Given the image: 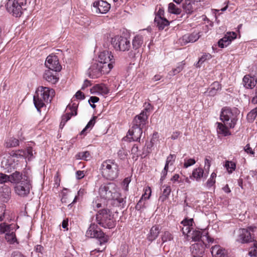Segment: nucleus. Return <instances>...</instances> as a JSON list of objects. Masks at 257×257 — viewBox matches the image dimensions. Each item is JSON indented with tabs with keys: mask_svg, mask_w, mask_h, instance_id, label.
<instances>
[{
	"mask_svg": "<svg viewBox=\"0 0 257 257\" xmlns=\"http://www.w3.org/2000/svg\"><path fill=\"white\" fill-rule=\"evenodd\" d=\"M96 220L104 228L111 229L114 227L116 224L113 215L108 209L100 210L96 215Z\"/></svg>",
	"mask_w": 257,
	"mask_h": 257,
	"instance_id": "nucleus-5",
	"label": "nucleus"
},
{
	"mask_svg": "<svg viewBox=\"0 0 257 257\" xmlns=\"http://www.w3.org/2000/svg\"><path fill=\"white\" fill-rule=\"evenodd\" d=\"M26 0H8L6 8L13 16L19 17L26 10Z\"/></svg>",
	"mask_w": 257,
	"mask_h": 257,
	"instance_id": "nucleus-7",
	"label": "nucleus"
},
{
	"mask_svg": "<svg viewBox=\"0 0 257 257\" xmlns=\"http://www.w3.org/2000/svg\"><path fill=\"white\" fill-rule=\"evenodd\" d=\"M97 61L102 65L107 66L108 65H111V69L113 67V64L115 63V59L111 52L108 51H103L99 53Z\"/></svg>",
	"mask_w": 257,
	"mask_h": 257,
	"instance_id": "nucleus-13",
	"label": "nucleus"
},
{
	"mask_svg": "<svg viewBox=\"0 0 257 257\" xmlns=\"http://www.w3.org/2000/svg\"><path fill=\"white\" fill-rule=\"evenodd\" d=\"M24 177H29L26 174H23L22 173L16 171L10 175V182L12 184L17 185L20 183L22 180H23Z\"/></svg>",
	"mask_w": 257,
	"mask_h": 257,
	"instance_id": "nucleus-26",
	"label": "nucleus"
},
{
	"mask_svg": "<svg viewBox=\"0 0 257 257\" xmlns=\"http://www.w3.org/2000/svg\"><path fill=\"white\" fill-rule=\"evenodd\" d=\"M194 3H192L190 0H186L183 4V8L187 14H191L194 9L193 7Z\"/></svg>",
	"mask_w": 257,
	"mask_h": 257,
	"instance_id": "nucleus-37",
	"label": "nucleus"
},
{
	"mask_svg": "<svg viewBox=\"0 0 257 257\" xmlns=\"http://www.w3.org/2000/svg\"><path fill=\"white\" fill-rule=\"evenodd\" d=\"M128 139L130 141H138L143 134V128L139 127H135L133 125L132 128L128 132Z\"/></svg>",
	"mask_w": 257,
	"mask_h": 257,
	"instance_id": "nucleus-18",
	"label": "nucleus"
},
{
	"mask_svg": "<svg viewBox=\"0 0 257 257\" xmlns=\"http://www.w3.org/2000/svg\"><path fill=\"white\" fill-rule=\"evenodd\" d=\"M257 116V106L251 110L247 115V119L249 122H252Z\"/></svg>",
	"mask_w": 257,
	"mask_h": 257,
	"instance_id": "nucleus-46",
	"label": "nucleus"
},
{
	"mask_svg": "<svg viewBox=\"0 0 257 257\" xmlns=\"http://www.w3.org/2000/svg\"><path fill=\"white\" fill-rule=\"evenodd\" d=\"M215 183V179L210 178L207 180L206 185L208 188H210L214 185Z\"/></svg>",
	"mask_w": 257,
	"mask_h": 257,
	"instance_id": "nucleus-60",
	"label": "nucleus"
},
{
	"mask_svg": "<svg viewBox=\"0 0 257 257\" xmlns=\"http://www.w3.org/2000/svg\"><path fill=\"white\" fill-rule=\"evenodd\" d=\"M25 153H24V150H18L17 151H13L10 153V156L13 158H24V156H25Z\"/></svg>",
	"mask_w": 257,
	"mask_h": 257,
	"instance_id": "nucleus-45",
	"label": "nucleus"
},
{
	"mask_svg": "<svg viewBox=\"0 0 257 257\" xmlns=\"http://www.w3.org/2000/svg\"><path fill=\"white\" fill-rule=\"evenodd\" d=\"M208 174H204V170L201 168H197L193 170L190 178L197 181H200L203 177L206 178Z\"/></svg>",
	"mask_w": 257,
	"mask_h": 257,
	"instance_id": "nucleus-29",
	"label": "nucleus"
},
{
	"mask_svg": "<svg viewBox=\"0 0 257 257\" xmlns=\"http://www.w3.org/2000/svg\"><path fill=\"white\" fill-rule=\"evenodd\" d=\"M244 151L247 154H250L251 155H254V152L252 150V149L250 147L249 144H247L244 147Z\"/></svg>",
	"mask_w": 257,
	"mask_h": 257,
	"instance_id": "nucleus-62",
	"label": "nucleus"
},
{
	"mask_svg": "<svg viewBox=\"0 0 257 257\" xmlns=\"http://www.w3.org/2000/svg\"><path fill=\"white\" fill-rule=\"evenodd\" d=\"M77 159L83 160L85 161L89 160L91 158V155L89 152L85 151L80 152L76 156Z\"/></svg>",
	"mask_w": 257,
	"mask_h": 257,
	"instance_id": "nucleus-41",
	"label": "nucleus"
},
{
	"mask_svg": "<svg viewBox=\"0 0 257 257\" xmlns=\"http://www.w3.org/2000/svg\"><path fill=\"white\" fill-rule=\"evenodd\" d=\"M221 86L217 81L214 82L208 89V95L213 96L215 95L218 91L221 90Z\"/></svg>",
	"mask_w": 257,
	"mask_h": 257,
	"instance_id": "nucleus-31",
	"label": "nucleus"
},
{
	"mask_svg": "<svg viewBox=\"0 0 257 257\" xmlns=\"http://www.w3.org/2000/svg\"><path fill=\"white\" fill-rule=\"evenodd\" d=\"M145 35L142 33L136 35L132 40L133 48L135 50L140 48L143 45Z\"/></svg>",
	"mask_w": 257,
	"mask_h": 257,
	"instance_id": "nucleus-28",
	"label": "nucleus"
},
{
	"mask_svg": "<svg viewBox=\"0 0 257 257\" xmlns=\"http://www.w3.org/2000/svg\"><path fill=\"white\" fill-rule=\"evenodd\" d=\"M185 63L183 61L180 63L176 68L173 69L169 72V75L171 76H174L180 72L184 68Z\"/></svg>",
	"mask_w": 257,
	"mask_h": 257,
	"instance_id": "nucleus-40",
	"label": "nucleus"
},
{
	"mask_svg": "<svg viewBox=\"0 0 257 257\" xmlns=\"http://www.w3.org/2000/svg\"><path fill=\"white\" fill-rule=\"evenodd\" d=\"M111 65H102L97 61L93 63L89 68V76L92 78H95L99 77L102 74H107L111 70Z\"/></svg>",
	"mask_w": 257,
	"mask_h": 257,
	"instance_id": "nucleus-10",
	"label": "nucleus"
},
{
	"mask_svg": "<svg viewBox=\"0 0 257 257\" xmlns=\"http://www.w3.org/2000/svg\"><path fill=\"white\" fill-rule=\"evenodd\" d=\"M196 163V161L192 158H190L189 159H185L184 160V163L183 164V167L184 168H187L190 166H191L195 164Z\"/></svg>",
	"mask_w": 257,
	"mask_h": 257,
	"instance_id": "nucleus-51",
	"label": "nucleus"
},
{
	"mask_svg": "<svg viewBox=\"0 0 257 257\" xmlns=\"http://www.w3.org/2000/svg\"><path fill=\"white\" fill-rule=\"evenodd\" d=\"M256 229L255 227L249 226L247 228H240L237 231L236 241L241 243H247L253 241L252 232Z\"/></svg>",
	"mask_w": 257,
	"mask_h": 257,
	"instance_id": "nucleus-11",
	"label": "nucleus"
},
{
	"mask_svg": "<svg viewBox=\"0 0 257 257\" xmlns=\"http://www.w3.org/2000/svg\"><path fill=\"white\" fill-rule=\"evenodd\" d=\"M85 190L84 189H80L77 192L78 196H76L72 202V203H74L76 202V200L77 199V197L79 196H82L85 193Z\"/></svg>",
	"mask_w": 257,
	"mask_h": 257,
	"instance_id": "nucleus-61",
	"label": "nucleus"
},
{
	"mask_svg": "<svg viewBox=\"0 0 257 257\" xmlns=\"http://www.w3.org/2000/svg\"><path fill=\"white\" fill-rule=\"evenodd\" d=\"M32 188V180L30 177H24V180L15 185L14 191L16 194L21 197H25L30 194Z\"/></svg>",
	"mask_w": 257,
	"mask_h": 257,
	"instance_id": "nucleus-9",
	"label": "nucleus"
},
{
	"mask_svg": "<svg viewBox=\"0 0 257 257\" xmlns=\"http://www.w3.org/2000/svg\"><path fill=\"white\" fill-rule=\"evenodd\" d=\"M131 152L133 155V158H136V160H137L139 156L141 155L139 151V147L137 145H134L132 147Z\"/></svg>",
	"mask_w": 257,
	"mask_h": 257,
	"instance_id": "nucleus-53",
	"label": "nucleus"
},
{
	"mask_svg": "<svg viewBox=\"0 0 257 257\" xmlns=\"http://www.w3.org/2000/svg\"><path fill=\"white\" fill-rule=\"evenodd\" d=\"M145 108L138 115H136L133 119V125L144 128L148 123V116L152 110L153 107L150 103H145Z\"/></svg>",
	"mask_w": 257,
	"mask_h": 257,
	"instance_id": "nucleus-8",
	"label": "nucleus"
},
{
	"mask_svg": "<svg viewBox=\"0 0 257 257\" xmlns=\"http://www.w3.org/2000/svg\"><path fill=\"white\" fill-rule=\"evenodd\" d=\"M173 239L172 234L168 231H164L161 235L162 243H165L168 241H171Z\"/></svg>",
	"mask_w": 257,
	"mask_h": 257,
	"instance_id": "nucleus-44",
	"label": "nucleus"
},
{
	"mask_svg": "<svg viewBox=\"0 0 257 257\" xmlns=\"http://www.w3.org/2000/svg\"><path fill=\"white\" fill-rule=\"evenodd\" d=\"M6 208L3 205L0 206V222L4 220Z\"/></svg>",
	"mask_w": 257,
	"mask_h": 257,
	"instance_id": "nucleus-56",
	"label": "nucleus"
},
{
	"mask_svg": "<svg viewBox=\"0 0 257 257\" xmlns=\"http://www.w3.org/2000/svg\"><path fill=\"white\" fill-rule=\"evenodd\" d=\"M163 13L164 12L160 10L154 20L159 30H163L165 27L169 25V21L162 17Z\"/></svg>",
	"mask_w": 257,
	"mask_h": 257,
	"instance_id": "nucleus-21",
	"label": "nucleus"
},
{
	"mask_svg": "<svg viewBox=\"0 0 257 257\" xmlns=\"http://www.w3.org/2000/svg\"><path fill=\"white\" fill-rule=\"evenodd\" d=\"M96 118L97 117L94 116L89 120V121L88 122L85 128H83V130L81 132V135H84L85 132L86 131H87L89 129L90 130L92 128V127L94 126L95 123V119H96Z\"/></svg>",
	"mask_w": 257,
	"mask_h": 257,
	"instance_id": "nucleus-42",
	"label": "nucleus"
},
{
	"mask_svg": "<svg viewBox=\"0 0 257 257\" xmlns=\"http://www.w3.org/2000/svg\"><path fill=\"white\" fill-rule=\"evenodd\" d=\"M202 237L201 231L198 230H192L186 238L187 240L192 239V241L201 242L200 239Z\"/></svg>",
	"mask_w": 257,
	"mask_h": 257,
	"instance_id": "nucleus-32",
	"label": "nucleus"
},
{
	"mask_svg": "<svg viewBox=\"0 0 257 257\" xmlns=\"http://www.w3.org/2000/svg\"><path fill=\"white\" fill-rule=\"evenodd\" d=\"M86 236L90 238L98 239V244L101 246L91 251V255H94L96 252H102L105 250L106 247V243L108 241L109 237L102 232L96 224L95 223L90 224L86 231Z\"/></svg>",
	"mask_w": 257,
	"mask_h": 257,
	"instance_id": "nucleus-2",
	"label": "nucleus"
},
{
	"mask_svg": "<svg viewBox=\"0 0 257 257\" xmlns=\"http://www.w3.org/2000/svg\"><path fill=\"white\" fill-rule=\"evenodd\" d=\"M236 34L233 32H227L225 36L218 42V46L223 48L229 45L231 41L236 38Z\"/></svg>",
	"mask_w": 257,
	"mask_h": 257,
	"instance_id": "nucleus-17",
	"label": "nucleus"
},
{
	"mask_svg": "<svg viewBox=\"0 0 257 257\" xmlns=\"http://www.w3.org/2000/svg\"><path fill=\"white\" fill-rule=\"evenodd\" d=\"M211 252L213 257H227L226 250L219 245L212 246Z\"/></svg>",
	"mask_w": 257,
	"mask_h": 257,
	"instance_id": "nucleus-25",
	"label": "nucleus"
},
{
	"mask_svg": "<svg viewBox=\"0 0 257 257\" xmlns=\"http://www.w3.org/2000/svg\"><path fill=\"white\" fill-rule=\"evenodd\" d=\"M100 170L102 176L107 180H113L119 175V166L114 160L108 159L103 161Z\"/></svg>",
	"mask_w": 257,
	"mask_h": 257,
	"instance_id": "nucleus-4",
	"label": "nucleus"
},
{
	"mask_svg": "<svg viewBox=\"0 0 257 257\" xmlns=\"http://www.w3.org/2000/svg\"><path fill=\"white\" fill-rule=\"evenodd\" d=\"M160 232V228L159 225L153 226L147 235V239L150 241L155 240L158 237Z\"/></svg>",
	"mask_w": 257,
	"mask_h": 257,
	"instance_id": "nucleus-30",
	"label": "nucleus"
},
{
	"mask_svg": "<svg viewBox=\"0 0 257 257\" xmlns=\"http://www.w3.org/2000/svg\"><path fill=\"white\" fill-rule=\"evenodd\" d=\"M217 128L216 131L219 135H221L223 136H227L231 135L230 132L228 129V127L226 126L221 122H216Z\"/></svg>",
	"mask_w": 257,
	"mask_h": 257,
	"instance_id": "nucleus-33",
	"label": "nucleus"
},
{
	"mask_svg": "<svg viewBox=\"0 0 257 257\" xmlns=\"http://www.w3.org/2000/svg\"><path fill=\"white\" fill-rule=\"evenodd\" d=\"M20 140L14 136H9L5 139L4 145L8 149L16 148L20 145Z\"/></svg>",
	"mask_w": 257,
	"mask_h": 257,
	"instance_id": "nucleus-23",
	"label": "nucleus"
},
{
	"mask_svg": "<svg viewBox=\"0 0 257 257\" xmlns=\"http://www.w3.org/2000/svg\"><path fill=\"white\" fill-rule=\"evenodd\" d=\"M5 239L7 241L11 244H13L15 243L18 244L16 234L15 232L12 230L11 232H8L5 234Z\"/></svg>",
	"mask_w": 257,
	"mask_h": 257,
	"instance_id": "nucleus-34",
	"label": "nucleus"
},
{
	"mask_svg": "<svg viewBox=\"0 0 257 257\" xmlns=\"http://www.w3.org/2000/svg\"><path fill=\"white\" fill-rule=\"evenodd\" d=\"M168 169L169 168L166 166H165L164 168L161 173V180H163L165 178L166 175H167Z\"/></svg>",
	"mask_w": 257,
	"mask_h": 257,
	"instance_id": "nucleus-59",
	"label": "nucleus"
},
{
	"mask_svg": "<svg viewBox=\"0 0 257 257\" xmlns=\"http://www.w3.org/2000/svg\"><path fill=\"white\" fill-rule=\"evenodd\" d=\"M97 92L102 95L107 94L109 92V90L104 84L97 85L95 87Z\"/></svg>",
	"mask_w": 257,
	"mask_h": 257,
	"instance_id": "nucleus-43",
	"label": "nucleus"
},
{
	"mask_svg": "<svg viewBox=\"0 0 257 257\" xmlns=\"http://www.w3.org/2000/svg\"><path fill=\"white\" fill-rule=\"evenodd\" d=\"M10 182V175L0 173V184Z\"/></svg>",
	"mask_w": 257,
	"mask_h": 257,
	"instance_id": "nucleus-52",
	"label": "nucleus"
},
{
	"mask_svg": "<svg viewBox=\"0 0 257 257\" xmlns=\"http://www.w3.org/2000/svg\"><path fill=\"white\" fill-rule=\"evenodd\" d=\"M151 195V189L150 187H148L145 190V193L143 195L142 199H148L150 198Z\"/></svg>",
	"mask_w": 257,
	"mask_h": 257,
	"instance_id": "nucleus-54",
	"label": "nucleus"
},
{
	"mask_svg": "<svg viewBox=\"0 0 257 257\" xmlns=\"http://www.w3.org/2000/svg\"><path fill=\"white\" fill-rule=\"evenodd\" d=\"M78 104L73 103L72 104H68L67 106L66 110L67 111L69 109L70 112H67V113L62 117V120L60 124V127L62 128L66 122L69 120L72 116H75L77 115V108Z\"/></svg>",
	"mask_w": 257,
	"mask_h": 257,
	"instance_id": "nucleus-15",
	"label": "nucleus"
},
{
	"mask_svg": "<svg viewBox=\"0 0 257 257\" xmlns=\"http://www.w3.org/2000/svg\"><path fill=\"white\" fill-rule=\"evenodd\" d=\"M92 205L94 210L101 207V203L100 202V199L98 198L95 199L92 202Z\"/></svg>",
	"mask_w": 257,
	"mask_h": 257,
	"instance_id": "nucleus-55",
	"label": "nucleus"
},
{
	"mask_svg": "<svg viewBox=\"0 0 257 257\" xmlns=\"http://www.w3.org/2000/svg\"><path fill=\"white\" fill-rule=\"evenodd\" d=\"M238 114V110L236 109L232 110L228 107H224L222 109L220 117L224 124L230 128H233L237 120Z\"/></svg>",
	"mask_w": 257,
	"mask_h": 257,
	"instance_id": "nucleus-6",
	"label": "nucleus"
},
{
	"mask_svg": "<svg viewBox=\"0 0 257 257\" xmlns=\"http://www.w3.org/2000/svg\"><path fill=\"white\" fill-rule=\"evenodd\" d=\"M94 11L96 14H105L109 10L110 5L103 1H95L93 4Z\"/></svg>",
	"mask_w": 257,
	"mask_h": 257,
	"instance_id": "nucleus-16",
	"label": "nucleus"
},
{
	"mask_svg": "<svg viewBox=\"0 0 257 257\" xmlns=\"http://www.w3.org/2000/svg\"><path fill=\"white\" fill-rule=\"evenodd\" d=\"M176 158V156L174 154H170L168 157L167 158L166 164L165 166H166L169 168V166L173 165L175 159Z\"/></svg>",
	"mask_w": 257,
	"mask_h": 257,
	"instance_id": "nucleus-47",
	"label": "nucleus"
},
{
	"mask_svg": "<svg viewBox=\"0 0 257 257\" xmlns=\"http://www.w3.org/2000/svg\"><path fill=\"white\" fill-rule=\"evenodd\" d=\"M54 94V90L47 87L41 86L37 89L33 100L38 111H40L41 108L45 106V102H51Z\"/></svg>",
	"mask_w": 257,
	"mask_h": 257,
	"instance_id": "nucleus-3",
	"label": "nucleus"
},
{
	"mask_svg": "<svg viewBox=\"0 0 257 257\" xmlns=\"http://www.w3.org/2000/svg\"><path fill=\"white\" fill-rule=\"evenodd\" d=\"M248 254L250 257H257V241H255L253 245L250 248Z\"/></svg>",
	"mask_w": 257,
	"mask_h": 257,
	"instance_id": "nucleus-48",
	"label": "nucleus"
},
{
	"mask_svg": "<svg viewBox=\"0 0 257 257\" xmlns=\"http://www.w3.org/2000/svg\"><path fill=\"white\" fill-rule=\"evenodd\" d=\"M164 188L163 193L159 197V200L162 202L164 201L169 196L171 189L169 186L164 185L163 187Z\"/></svg>",
	"mask_w": 257,
	"mask_h": 257,
	"instance_id": "nucleus-36",
	"label": "nucleus"
},
{
	"mask_svg": "<svg viewBox=\"0 0 257 257\" xmlns=\"http://www.w3.org/2000/svg\"><path fill=\"white\" fill-rule=\"evenodd\" d=\"M43 77L47 81L52 84L56 83L59 80L57 72L52 71L50 70H46Z\"/></svg>",
	"mask_w": 257,
	"mask_h": 257,
	"instance_id": "nucleus-24",
	"label": "nucleus"
},
{
	"mask_svg": "<svg viewBox=\"0 0 257 257\" xmlns=\"http://www.w3.org/2000/svg\"><path fill=\"white\" fill-rule=\"evenodd\" d=\"M212 56L209 53L204 54L199 59L197 67H200V64H201L206 60H209L211 58Z\"/></svg>",
	"mask_w": 257,
	"mask_h": 257,
	"instance_id": "nucleus-49",
	"label": "nucleus"
},
{
	"mask_svg": "<svg viewBox=\"0 0 257 257\" xmlns=\"http://www.w3.org/2000/svg\"><path fill=\"white\" fill-rule=\"evenodd\" d=\"M12 224H8L6 222L0 224V235L6 234L8 232H11L12 230Z\"/></svg>",
	"mask_w": 257,
	"mask_h": 257,
	"instance_id": "nucleus-35",
	"label": "nucleus"
},
{
	"mask_svg": "<svg viewBox=\"0 0 257 257\" xmlns=\"http://www.w3.org/2000/svg\"><path fill=\"white\" fill-rule=\"evenodd\" d=\"M84 176V173L83 171H77L76 172V177L77 179H81Z\"/></svg>",
	"mask_w": 257,
	"mask_h": 257,
	"instance_id": "nucleus-64",
	"label": "nucleus"
},
{
	"mask_svg": "<svg viewBox=\"0 0 257 257\" xmlns=\"http://www.w3.org/2000/svg\"><path fill=\"white\" fill-rule=\"evenodd\" d=\"M168 12L169 13L173 14L179 15L181 12V9L178 8L174 4L171 3L168 6Z\"/></svg>",
	"mask_w": 257,
	"mask_h": 257,
	"instance_id": "nucleus-39",
	"label": "nucleus"
},
{
	"mask_svg": "<svg viewBox=\"0 0 257 257\" xmlns=\"http://www.w3.org/2000/svg\"><path fill=\"white\" fill-rule=\"evenodd\" d=\"M224 167L229 174L232 173L236 169V164L232 161H226Z\"/></svg>",
	"mask_w": 257,
	"mask_h": 257,
	"instance_id": "nucleus-38",
	"label": "nucleus"
},
{
	"mask_svg": "<svg viewBox=\"0 0 257 257\" xmlns=\"http://www.w3.org/2000/svg\"><path fill=\"white\" fill-rule=\"evenodd\" d=\"M130 182V179L128 178H125L122 182L123 189L127 191L128 190V184Z\"/></svg>",
	"mask_w": 257,
	"mask_h": 257,
	"instance_id": "nucleus-58",
	"label": "nucleus"
},
{
	"mask_svg": "<svg viewBox=\"0 0 257 257\" xmlns=\"http://www.w3.org/2000/svg\"><path fill=\"white\" fill-rule=\"evenodd\" d=\"M190 249L193 256H202L205 250L204 244L203 242H197L191 245Z\"/></svg>",
	"mask_w": 257,
	"mask_h": 257,
	"instance_id": "nucleus-20",
	"label": "nucleus"
},
{
	"mask_svg": "<svg viewBox=\"0 0 257 257\" xmlns=\"http://www.w3.org/2000/svg\"><path fill=\"white\" fill-rule=\"evenodd\" d=\"M193 219H184L181 222L182 226H180L183 234L186 236V238L189 235L191 231L193 230Z\"/></svg>",
	"mask_w": 257,
	"mask_h": 257,
	"instance_id": "nucleus-19",
	"label": "nucleus"
},
{
	"mask_svg": "<svg viewBox=\"0 0 257 257\" xmlns=\"http://www.w3.org/2000/svg\"><path fill=\"white\" fill-rule=\"evenodd\" d=\"M99 194L105 200H113L116 205L123 207L125 204L124 198L121 197L117 186L114 183L103 184L99 189Z\"/></svg>",
	"mask_w": 257,
	"mask_h": 257,
	"instance_id": "nucleus-1",
	"label": "nucleus"
},
{
	"mask_svg": "<svg viewBox=\"0 0 257 257\" xmlns=\"http://www.w3.org/2000/svg\"><path fill=\"white\" fill-rule=\"evenodd\" d=\"M25 156L24 158H28L29 160L33 158V150L32 147H28L26 151L24 150Z\"/></svg>",
	"mask_w": 257,
	"mask_h": 257,
	"instance_id": "nucleus-50",
	"label": "nucleus"
},
{
	"mask_svg": "<svg viewBox=\"0 0 257 257\" xmlns=\"http://www.w3.org/2000/svg\"><path fill=\"white\" fill-rule=\"evenodd\" d=\"M45 65L48 70L54 72H59L61 70L60 65L57 56L55 55L48 56L45 61Z\"/></svg>",
	"mask_w": 257,
	"mask_h": 257,
	"instance_id": "nucleus-14",
	"label": "nucleus"
},
{
	"mask_svg": "<svg viewBox=\"0 0 257 257\" xmlns=\"http://www.w3.org/2000/svg\"><path fill=\"white\" fill-rule=\"evenodd\" d=\"M200 36L199 33L193 32L191 34H187L183 36L180 39V42L183 45H185L188 43H193L199 39Z\"/></svg>",
	"mask_w": 257,
	"mask_h": 257,
	"instance_id": "nucleus-22",
	"label": "nucleus"
},
{
	"mask_svg": "<svg viewBox=\"0 0 257 257\" xmlns=\"http://www.w3.org/2000/svg\"><path fill=\"white\" fill-rule=\"evenodd\" d=\"M210 166H211L210 161L208 159L205 158L204 168H205V170L206 171L207 174H208V172L209 171Z\"/></svg>",
	"mask_w": 257,
	"mask_h": 257,
	"instance_id": "nucleus-57",
	"label": "nucleus"
},
{
	"mask_svg": "<svg viewBox=\"0 0 257 257\" xmlns=\"http://www.w3.org/2000/svg\"><path fill=\"white\" fill-rule=\"evenodd\" d=\"M75 97H76V98L80 100L83 99L85 98L84 94L80 90L78 91L76 93Z\"/></svg>",
	"mask_w": 257,
	"mask_h": 257,
	"instance_id": "nucleus-63",
	"label": "nucleus"
},
{
	"mask_svg": "<svg viewBox=\"0 0 257 257\" xmlns=\"http://www.w3.org/2000/svg\"><path fill=\"white\" fill-rule=\"evenodd\" d=\"M243 83L246 88L252 89L256 84L257 78L254 76H251L249 75H247L244 76Z\"/></svg>",
	"mask_w": 257,
	"mask_h": 257,
	"instance_id": "nucleus-27",
	"label": "nucleus"
},
{
	"mask_svg": "<svg viewBox=\"0 0 257 257\" xmlns=\"http://www.w3.org/2000/svg\"><path fill=\"white\" fill-rule=\"evenodd\" d=\"M111 44L116 50L128 51L131 47V42L126 38L116 36L111 39Z\"/></svg>",
	"mask_w": 257,
	"mask_h": 257,
	"instance_id": "nucleus-12",
	"label": "nucleus"
}]
</instances>
